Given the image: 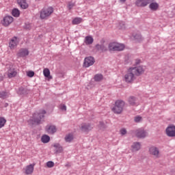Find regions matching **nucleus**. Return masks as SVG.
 I'll list each match as a JSON object with an SVG mask.
<instances>
[{"mask_svg":"<svg viewBox=\"0 0 175 175\" xmlns=\"http://www.w3.org/2000/svg\"><path fill=\"white\" fill-rule=\"evenodd\" d=\"M146 68L143 66L129 68L124 75V81L126 83H133L136 79L135 76H142Z\"/></svg>","mask_w":175,"mask_h":175,"instance_id":"f257e3e1","label":"nucleus"},{"mask_svg":"<svg viewBox=\"0 0 175 175\" xmlns=\"http://www.w3.org/2000/svg\"><path fill=\"white\" fill-rule=\"evenodd\" d=\"M150 0H137L135 1V5L137 6V8H144L150 3Z\"/></svg>","mask_w":175,"mask_h":175,"instance_id":"4468645a","label":"nucleus"},{"mask_svg":"<svg viewBox=\"0 0 175 175\" xmlns=\"http://www.w3.org/2000/svg\"><path fill=\"white\" fill-rule=\"evenodd\" d=\"M27 55H29V51L27 49H21L17 53V56L20 58H25V57H27Z\"/></svg>","mask_w":175,"mask_h":175,"instance_id":"2eb2a0df","label":"nucleus"},{"mask_svg":"<svg viewBox=\"0 0 175 175\" xmlns=\"http://www.w3.org/2000/svg\"><path fill=\"white\" fill-rule=\"evenodd\" d=\"M9 96V94L6 92H1L0 93V98H2L3 99H5V98H8Z\"/></svg>","mask_w":175,"mask_h":175,"instance_id":"2f4dec72","label":"nucleus"},{"mask_svg":"<svg viewBox=\"0 0 175 175\" xmlns=\"http://www.w3.org/2000/svg\"><path fill=\"white\" fill-rule=\"evenodd\" d=\"M142 148V144L139 142H134L131 145V151L132 152H136Z\"/></svg>","mask_w":175,"mask_h":175,"instance_id":"dca6fc26","label":"nucleus"},{"mask_svg":"<svg viewBox=\"0 0 175 175\" xmlns=\"http://www.w3.org/2000/svg\"><path fill=\"white\" fill-rule=\"evenodd\" d=\"M5 124H6V119L3 117H0V129L5 126Z\"/></svg>","mask_w":175,"mask_h":175,"instance_id":"7c9ffc66","label":"nucleus"},{"mask_svg":"<svg viewBox=\"0 0 175 175\" xmlns=\"http://www.w3.org/2000/svg\"><path fill=\"white\" fill-rule=\"evenodd\" d=\"M19 40L17 37H13L9 42V47L11 50L16 49L17 47V44H18Z\"/></svg>","mask_w":175,"mask_h":175,"instance_id":"9d476101","label":"nucleus"},{"mask_svg":"<svg viewBox=\"0 0 175 175\" xmlns=\"http://www.w3.org/2000/svg\"><path fill=\"white\" fill-rule=\"evenodd\" d=\"M165 133L168 137H175V126L169 125L165 129Z\"/></svg>","mask_w":175,"mask_h":175,"instance_id":"0eeeda50","label":"nucleus"},{"mask_svg":"<svg viewBox=\"0 0 175 175\" xmlns=\"http://www.w3.org/2000/svg\"><path fill=\"white\" fill-rule=\"evenodd\" d=\"M149 8L151 10H153V11L158 10V8H159V5L157 3H151L149 5Z\"/></svg>","mask_w":175,"mask_h":175,"instance_id":"393cba45","label":"nucleus"},{"mask_svg":"<svg viewBox=\"0 0 175 175\" xmlns=\"http://www.w3.org/2000/svg\"><path fill=\"white\" fill-rule=\"evenodd\" d=\"M94 127L90 124L88 123H82L79 126V130L81 132H83L84 133H88L90 131H92Z\"/></svg>","mask_w":175,"mask_h":175,"instance_id":"423d86ee","label":"nucleus"},{"mask_svg":"<svg viewBox=\"0 0 175 175\" xmlns=\"http://www.w3.org/2000/svg\"><path fill=\"white\" fill-rule=\"evenodd\" d=\"M41 142L42 143H49V142H50V136L47 135H42L41 137Z\"/></svg>","mask_w":175,"mask_h":175,"instance_id":"a878e982","label":"nucleus"},{"mask_svg":"<svg viewBox=\"0 0 175 175\" xmlns=\"http://www.w3.org/2000/svg\"><path fill=\"white\" fill-rule=\"evenodd\" d=\"M81 23H83V18L79 17H76L72 21V25H77L81 24Z\"/></svg>","mask_w":175,"mask_h":175,"instance_id":"412c9836","label":"nucleus"},{"mask_svg":"<svg viewBox=\"0 0 175 175\" xmlns=\"http://www.w3.org/2000/svg\"><path fill=\"white\" fill-rule=\"evenodd\" d=\"M35 163L29 164L27 165L25 168H23V173L26 175H31L33 173V170L35 169Z\"/></svg>","mask_w":175,"mask_h":175,"instance_id":"1a4fd4ad","label":"nucleus"},{"mask_svg":"<svg viewBox=\"0 0 175 175\" xmlns=\"http://www.w3.org/2000/svg\"><path fill=\"white\" fill-rule=\"evenodd\" d=\"M135 122H140L142 121V117L141 116H136L134 118Z\"/></svg>","mask_w":175,"mask_h":175,"instance_id":"c9c22d12","label":"nucleus"},{"mask_svg":"<svg viewBox=\"0 0 175 175\" xmlns=\"http://www.w3.org/2000/svg\"><path fill=\"white\" fill-rule=\"evenodd\" d=\"M125 49V44L112 42L108 44V50L109 51H122Z\"/></svg>","mask_w":175,"mask_h":175,"instance_id":"f03ea898","label":"nucleus"},{"mask_svg":"<svg viewBox=\"0 0 175 175\" xmlns=\"http://www.w3.org/2000/svg\"><path fill=\"white\" fill-rule=\"evenodd\" d=\"M65 140L68 143H70V142H72V140H73V134L70 133V134L66 135L65 137Z\"/></svg>","mask_w":175,"mask_h":175,"instance_id":"bb28decb","label":"nucleus"},{"mask_svg":"<svg viewBox=\"0 0 175 175\" xmlns=\"http://www.w3.org/2000/svg\"><path fill=\"white\" fill-rule=\"evenodd\" d=\"M128 102L131 106H135V105H137V98H136L135 96H130Z\"/></svg>","mask_w":175,"mask_h":175,"instance_id":"6ab92c4d","label":"nucleus"},{"mask_svg":"<svg viewBox=\"0 0 175 175\" xmlns=\"http://www.w3.org/2000/svg\"><path fill=\"white\" fill-rule=\"evenodd\" d=\"M96 49L98 51H102V53H104V51L107 50V47L105 44H97L96 45Z\"/></svg>","mask_w":175,"mask_h":175,"instance_id":"aec40b11","label":"nucleus"},{"mask_svg":"<svg viewBox=\"0 0 175 175\" xmlns=\"http://www.w3.org/2000/svg\"><path fill=\"white\" fill-rule=\"evenodd\" d=\"M16 75H17V72H16V70H14V69L8 70V76L9 79H12V77H15V76Z\"/></svg>","mask_w":175,"mask_h":175,"instance_id":"b1692460","label":"nucleus"},{"mask_svg":"<svg viewBox=\"0 0 175 175\" xmlns=\"http://www.w3.org/2000/svg\"><path fill=\"white\" fill-rule=\"evenodd\" d=\"M60 109H61V110H64L65 111H66V105H60Z\"/></svg>","mask_w":175,"mask_h":175,"instance_id":"58836bf2","label":"nucleus"},{"mask_svg":"<svg viewBox=\"0 0 175 175\" xmlns=\"http://www.w3.org/2000/svg\"><path fill=\"white\" fill-rule=\"evenodd\" d=\"M149 154L153 155L154 158H159V149L155 146H151L149 148Z\"/></svg>","mask_w":175,"mask_h":175,"instance_id":"f8f14e48","label":"nucleus"},{"mask_svg":"<svg viewBox=\"0 0 175 175\" xmlns=\"http://www.w3.org/2000/svg\"><path fill=\"white\" fill-rule=\"evenodd\" d=\"M95 81H102L103 80V75L101 74H97L94 76Z\"/></svg>","mask_w":175,"mask_h":175,"instance_id":"c756f323","label":"nucleus"},{"mask_svg":"<svg viewBox=\"0 0 175 175\" xmlns=\"http://www.w3.org/2000/svg\"><path fill=\"white\" fill-rule=\"evenodd\" d=\"M27 75L28 77H33V76H35V72L33 71H28Z\"/></svg>","mask_w":175,"mask_h":175,"instance_id":"473e14b6","label":"nucleus"},{"mask_svg":"<svg viewBox=\"0 0 175 175\" xmlns=\"http://www.w3.org/2000/svg\"><path fill=\"white\" fill-rule=\"evenodd\" d=\"M12 14L14 17H20V10L18 9L12 10Z\"/></svg>","mask_w":175,"mask_h":175,"instance_id":"c85d7f7f","label":"nucleus"},{"mask_svg":"<svg viewBox=\"0 0 175 175\" xmlns=\"http://www.w3.org/2000/svg\"><path fill=\"white\" fill-rule=\"evenodd\" d=\"M120 134L124 136V135H126V129H122L120 130Z\"/></svg>","mask_w":175,"mask_h":175,"instance_id":"4c0bfd02","label":"nucleus"},{"mask_svg":"<svg viewBox=\"0 0 175 175\" xmlns=\"http://www.w3.org/2000/svg\"><path fill=\"white\" fill-rule=\"evenodd\" d=\"M136 64H137V65L138 64H140V60H137Z\"/></svg>","mask_w":175,"mask_h":175,"instance_id":"a19ab883","label":"nucleus"},{"mask_svg":"<svg viewBox=\"0 0 175 175\" xmlns=\"http://www.w3.org/2000/svg\"><path fill=\"white\" fill-rule=\"evenodd\" d=\"M135 136L139 139H143L147 136V131L144 129H138L135 131Z\"/></svg>","mask_w":175,"mask_h":175,"instance_id":"9b49d317","label":"nucleus"},{"mask_svg":"<svg viewBox=\"0 0 175 175\" xmlns=\"http://www.w3.org/2000/svg\"><path fill=\"white\" fill-rule=\"evenodd\" d=\"M74 7H75V3H69L68 5V8L69 10H70L71 9H73Z\"/></svg>","mask_w":175,"mask_h":175,"instance_id":"e433bc0d","label":"nucleus"},{"mask_svg":"<svg viewBox=\"0 0 175 175\" xmlns=\"http://www.w3.org/2000/svg\"><path fill=\"white\" fill-rule=\"evenodd\" d=\"M46 113V111L42 109L38 113H34L33 115V124H40V122L44 118V114Z\"/></svg>","mask_w":175,"mask_h":175,"instance_id":"39448f33","label":"nucleus"},{"mask_svg":"<svg viewBox=\"0 0 175 175\" xmlns=\"http://www.w3.org/2000/svg\"><path fill=\"white\" fill-rule=\"evenodd\" d=\"M45 129L47 133H49L50 135H53L57 132V128L53 125H48L46 126Z\"/></svg>","mask_w":175,"mask_h":175,"instance_id":"f3484780","label":"nucleus"},{"mask_svg":"<svg viewBox=\"0 0 175 175\" xmlns=\"http://www.w3.org/2000/svg\"><path fill=\"white\" fill-rule=\"evenodd\" d=\"M47 167H54V162L53 161H48L46 163Z\"/></svg>","mask_w":175,"mask_h":175,"instance_id":"72a5a7b5","label":"nucleus"},{"mask_svg":"<svg viewBox=\"0 0 175 175\" xmlns=\"http://www.w3.org/2000/svg\"><path fill=\"white\" fill-rule=\"evenodd\" d=\"M53 147H55V150H56V151L57 152H62V151H63V148H62V146H61V145H59V144H55L54 145H53Z\"/></svg>","mask_w":175,"mask_h":175,"instance_id":"cd10ccee","label":"nucleus"},{"mask_svg":"<svg viewBox=\"0 0 175 175\" xmlns=\"http://www.w3.org/2000/svg\"><path fill=\"white\" fill-rule=\"evenodd\" d=\"M18 3L22 9H28V3H27V0H18Z\"/></svg>","mask_w":175,"mask_h":175,"instance_id":"a211bd4d","label":"nucleus"},{"mask_svg":"<svg viewBox=\"0 0 175 175\" xmlns=\"http://www.w3.org/2000/svg\"><path fill=\"white\" fill-rule=\"evenodd\" d=\"M85 43L88 44H92L94 43V38L91 36H88L85 38Z\"/></svg>","mask_w":175,"mask_h":175,"instance_id":"4be33fe9","label":"nucleus"},{"mask_svg":"<svg viewBox=\"0 0 175 175\" xmlns=\"http://www.w3.org/2000/svg\"><path fill=\"white\" fill-rule=\"evenodd\" d=\"M54 12V8L52 7H48L43 8L40 12V18L44 20V18H47L49 16H51Z\"/></svg>","mask_w":175,"mask_h":175,"instance_id":"20e7f679","label":"nucleus"},{"mask_svg":"<svg viewBox=\"0 0 175 175\" xmlns=\"http://www.w3.org/2000/svg\"><path fill=\"white\" fill-rule=\"evenodd\" d=\"M124 106H125V102L118 100L115 103V106L112 109V110L116 113V114H120V113H122V110H124Z\"/></svg>","mask_w":175,"mask_h":175,"instance_id":"7ed1b4c3","label":"nucleus"},{"mask_svg":"<svg viewBox=\"0 0 175 175\" xmlns=\"http://www.w3.org/2000/svg\"><path fill=\"white\" fill-rule=\"evenodd\" d=\"M43 75L44 77H46L47 79H53V77L50 75V70L49 68H44Z\"/></svg>","mask_w":175,"mask_h":175,"instance_id":"5701e85b","label":"nucleus"},{"mask_svg":"<svg viewBox=\"0 0 175 175\" xmlns=\"http://www.w3.org/2000/svg\"><path fill=\"white\" fill-rule=\"evenodd\" d=\"M134 39L136 40H142V36L140 34L134 35Z\"/></svg>","mask_w":175,"mask_h":175,"instance_id":"f704fd0d","label":"nucleus"},{"mask_svg":"<svg viewBox=\"0 0 175 175\" xmlns=\"http://www.w3.org/2000/svg\"><path fill=\"white\" fill-rule=\"evenodd\" d=\"M126 0H120V2H122V3H124Z\"/></svg>","mask_w":175,"mask_h":175,"instance_id":"ea45409f","label":"nucleus"},{"mask_svg":"<svg viewBox=\"0 0 175 175\" xmlns=\"http://www.w3.org/2000/svg\"><path fill=\"white\" fill-rule=\"evenodd\" d=\"M14 18L10 16H6L3 18L2 24L4 27H9L13 23Z\"/></svg>","mask_w":175,"mask_h":175,"instance_id":"ddd939ff","label":"nucleus"},{"mask_svg":"<svg viewBox=\"0 0 175 175\" xmlns=\"http://www.w3.org/2000/svg\"><path fill=\"white\" fill-rule=\"evenodd\" d=\"M94 64H95V59L91 56H89L85 58L83 66L84 68H90V66H92Z\"/></svg>","mask_w":175,"mask_h":175,"instance_id":"6e6552de","label":"nucleus"}]
</instances>
